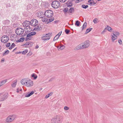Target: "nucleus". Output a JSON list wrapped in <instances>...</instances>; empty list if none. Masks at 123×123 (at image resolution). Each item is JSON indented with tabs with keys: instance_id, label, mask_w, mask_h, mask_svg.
Wrapping results in <instances>:
<instances>
[{
	"instance_id": "obj_23",
	"label": "nucleus",
	"mask_w": 123,
	"mask_h": 123,
	"mask_svg": "<svg viewBox=\"0 0 123 123\" xmlns=\"http://www.w3.org/2000/svg\"><path fill=\"white\" fill-rule=\"evenodd\" d=\"M25 40L24 37H22L20 38L17 41V42H22L23 41Z\"/></svg>"
},
{
	"instance_id": "obj_55",
	"label": "nucleus",
	"mask_w": 123,
	"mask_h": 123,
	"mask_svg": "<svg viewBox=\"0 0 123 123\" xmlns=\"http://www.w3.org/2000/svg\"><path fill=\"white\" fill-rule=\"evenodd\" d=\"M49 97V96H48V95H46V96H45V98H48Z\"/></svg>"
},
{
	"instance_id": "obj_6",
	"label": "nucleus",
	"mask_w": 123,
	"mask_h": 123,
	"mask_svg": "<svg viewBox=\"0 0 123 123\" xmlns=\"http://www.w3.org/2000/svg\"><path fill=\"white\" fill-rule=\"evenodd\" d=\"M8 97V94L6 93H2L0 94V101H3L5 100Z\"/></svg>"
},
{
	"instance_id": "obj_53",
	"label": "nucleus",
	"mask_w": 123,
	"mask_h": 123,
	"mask_svg": "<svg viewBox=\"0 0 123 123\" xmlns=\"http://www.w3.org/2000/svg\"><path fill=\"white\" fill-rule=\"evenodd\" d=\"M16 92L17 93H18L19 92L18 88L17 89Z\"/></svg>"
},
{
	"instance_id": "obj_52",
	"label": "nucleus",
	"mask_w": 123,
	"mask_h": 123,
	"mask_svg": "<svg viewBox=\"0 0 123 123\" xmlns=\"http://www.w3.org/2000/svg\"><path fill=\"white\" fill-rule=\"evenodd\" d=\"M53 94V93L52 92L50 93L49 94H48V95L49 96V97L50 96H51Z\"/></svg>"
},
{
	"instance_id": "obj_61",
	"label": "nucleus",
	"mask_w": 123,
	"mask_h": 123,
	"mask_svg": "<svg viewBox=\"0 0 123 123\" xmlns=\"http://www.w3.org/2000/svg\"><path fill=\"white\" fill-rule=\"evenodd\" d=\"M38 47H39L38 46L37 47H36V48H37V49L38 48Z\"/></svg>"
},
{
	"instance_id": "obj_8",
	"label": "nucleus",
	"mask_w": 123,
	"mask_h": 123,
	"mask_svg": "<svg viewBox=\"0 0 123 123\" xmlns=\"http://www.w3.org/2000/svg\"><path fill=\"white\" fill-rule=\"evenodd\" d=\"M81 44L83 49L88 47L90 45L89 42L88 41H86Z\"/></svg>"
},
{
	"instance_id": "obj_26",
	"label": "nucleus",
	"mask_w": 123,
	"mask_h": 123,
	"mask_svg": "<svg viewBox=\"0 0 123 123\" xmlns=\"http://www.w3.org/2000/svg\"><path fill=\"white\" fill-rule=\"evenodd\" d=\"M119 32L116 31L114 32L113 33V35L115 36H116L117 37L118 36H119Z\"/></svg>"
},
{
	"instance_id": "obj_30",
	"label": "nucleus",
	"mask_w": 123,
	"mask_h": 123,
	"mask_svg": "<svg viewBox=\"0 0 123 123\" xmlns=\"http://www.w3.org/2000/svg\"><path fill=\"white\" fill-rule=\"evenodd\" d=\"M93 21L95 24H97L99 22L98 19L97 18H96L94 19Z\"/></svg>"
},
{
	"instance_id": "obj_12",
	"label": "nucleus",
	"mask_w": 123,
	"mask_h": 123,
	"mask_svg": "<svg viewBox=\"0 0 123 123\" xmlns=\"http://www.w3.org/2000/svg\"><path fill=\"white\" fill-rule=\"evenodd\" d=\"M49 34H47L45 35L42 37L41 39L43 40H49L50 39V37L49 35Z\"/></svg>"
},
{
	"instance_id": "obj_38",
	"label": "nucleus",
	"mask_w": 123,
	"mask_h": 123,
	"mask_svg": "<svg viewBox=\"0 0 123 123\" xmlns=\"http://www.w3.org/2000/svg\"><path fill=\"white\" fill-rule=\"evenodd\" d=\"M88 7V6L87 5H83L82 6V7L84 9H86Z\"/></svg>"
},
{
	"instance_id": "obj_13",
	"label": "nucleus",
	"mask_w": 123,
	"mask_h": 123,
	"mask_svg": "<svg viewBox=\"0 0 123 123\" xmlns=\"http://www.w3.org/2000/svg\"><path fill=\"white\" fill-rule=\"evenodd\" d=\"M59 120L57 118V117L52 118L51 120V123H59Z\"/></svg>"
},
{
	"instance_id": "obj_60",
	"label": "nucleus",
	"mask_w": 123,
	"mask_h": 123,
	"mask_svg": "<svg viewBox=\"0 0 123 123\" xmlns=\"http://www.w3.org/2000/svg\"><path fill=\"white\" fill-rule=\"evenodd\" d=\"M19 91H22V90L21 89H20L19 90Z\"/></svg>"
},
{
	"instance_id": "obj_1",
	"label": "nucleus",
	"mask_w": 123,
	"mask_h": 123,
	"mask_svg": "<svg viewBox=\"0 0 123 123\" xmlns=\"http://www.w3.org/2000/svg\"><path fill=\"white\" fill-rule=\"evenodd\" d=\"M20 82L22 85L28 87H31L33 85V82L28 78H25L22 80Z\"/></svg>"
},
{
	"instance_id": "obj_3",
	"label": "nucleus",
	"mask_w": 123,
	"mask_h": 123,
	"mask_svg": "<svg viewBox=\"0 0 123 123\" xmlns=\"http://www.w3.org/2000/svg\"><path fill=\"white\" fill-rule=\"evenodd\" d=\"M45 15L48 18H50L53 15V12L50 10H47L44 13Z\"/></svg>"
},
{
	"instance_id": "obj_43",
	"label": "nucleus",
	"mask_w": 123,
	"mask_h": 123,
	"mask_svg": "<svg viewBox=\"0 0 123 123\" xmlns=\"http://www.w3.org/2000/svg\"><path fill=\"white\" fill-rule=\"evenodd\" d=\"M68 10V8H64L63 10V12H67Z\"/></svg>"
},
{
	"instance_id": "obj_16",
	"label": "nucleus",
	"mask_w": 123,
	"mask_h": 123,
	"mask_svg": "<svg viewBox=\"0 0 123 123\" xmlns=\"http://www.w3.org/2000/svg\"><path fill=\"white\" fill-rule=\"evenodd\" d=\"M88 2L89 3L88 4L92 5L95 4L96 3V2H95L93 0H89L88 1Z\"/></svg>"
},
{
	"instance_id": "obj_47",
	"label": "nucleus",
	"mask_w": 123,
	"mask_h": 123,
	"mask_svg": "<svg viewBox=\"0 0 123 123\" xmlns=\"http://www.w3.org/2000/svg\"><path fill=\"white\" fill-rule=\"evenodd\" d=\"M10 45V43H7L6 44V46L7 47H8Z\"/></svg>"
},
{
	"instance_id": "obj_7",
	"label": "nucleus",
	"mask_w": 123,
	"mask_h": 123,
	"mask_svg": "<svg viewBox=\"0 0 123 123\" xmlns=\"http://www.w3.org/2000/svg\"><path fill=\"white\" fill-rule=\"evenodd\" d=\"M16 118V116L14 115H10L7 118L6 122L7 123H10L13 121Z\"/></svg>"
},
{
	"instance_id": "obj_34",
	"label": "nucleus",
	"mask_w": 123,
	"mask_h": 123,
	"mask_svg": "<svg viewBox=\"0 0 123 123\" xmlns=\"http://www.w3.org/2000/svg\"><path fill=\"white\" fill-rule=\"evenodd\" d=\"M92 28H88L87 29L86 31L85 34H87L90 32L92 30Z\"/></svg>"
},
{
	"instance_id": "obj_50",
	"label": "nucleus",
	"mask_w": 123,
	"mask_h": 123,
	"mask_svg": "<svg viewBox=\"0 0 123 123\" xmlns=\"http://www.w3.org/2000/svg\"><path fill=\"white\" fill-rule=\"evenodd\" d=\"M106 28L102 32V34H103V33L104 32H105L106 31Z\"/></svg>"
},
{
	"instance_id": "obj_63",
	"label": "nucleus",
	"mask_w": 123,
	"mask_h": 123,
	"mask_svg": "<svg viewBox=\"0 0 123 123\" xmlns=\"http://www.w3.org/2000/svg\"><path fill=\"white\" fill-rule=\"evenodd\" d=\"M98 1H100L101 0H97Z\"/></svg>"
},
{
	"instance_id": "obj_28",
	"label": "nucleus",
	"mask_w": 123,
	"mask_h": 123,
	"mask_svg": "<svg viewBox=\"0 0 123 123\" xmlns=\"http://www.w3.org/2000/svg\"><path fill=\"white\" fill-rule=\"evenodd\" d=\"M15 45L14 43H13L12 44L11 46L9 48V49L11 50L12 48H13L15 46Z\"/></svg>"
},
{
	"instance_id": "obj_14",
	"label": "nucleus",
	"mask_w": 123,
	"mask_h": 123,
	"mask_svg": "<svg viewBox=\"0 0 123 123\" xmlns=\"http://www.w3.org/2000/svg\"><path fill=\"white\" fill-rule=\"evenodd\" d=\"M30 24H31L30 22L28 21H25L23 23V25L25 27L30 26Z\"/></svg>"
},
{
	"instance_id": "obj_4",
	"label": "nucleus",
	"mask_w": 123,
	"mask_h": 123,
	"mask_svg": "<svg viewBox=\"0 0 123 123\" xmlns=\"http://www.w3.org/2000/svg\"><path fill=\"white\" fill-rule=\"evenodd\" d=\"M24 32V30L21 28L19 29H17L15 31L17 35H21L22 36H24V35L23 34Z\"/></svg>"
},
{
	"instance_id": "obj_58",
	"label": "nucleus",
	"mask_w": 123,
	"mask_h": 123,
	"mask_svg": "<svg viewBox=\"0 0 123 123\" xmlns=\"http://www.w3.org/2000/svg\"><path fill=\"white\" fill-rule=\"evenodd\" d=\"M10 4H8V5H7V7H10Z\"/></svg>"
},
{
	"instance_id": "obj_62",
	"label": "nucleus",
	"mask_w": 123,
	"mask_h": 123,
	"mask_svg": "<svg viewBox=\"0 0 123 123\" xmlns=\"http://www.w3.org/2000/svg\"><path fill=\"white\" fill-rule=\"evenodd\" d=\"M51 80V79H50V80L49 81H51L52 80Z\"/></svg>"
},
{
	"instance_id": "obj_24",
	"label": "nucleus",
	"mask_w": 123,
	"mask_h": 123,
	"mask_svg": "<svg viewBox=\"0 0 123 123\" xmlns=\"http://www.w3.org/2000/svg\"><path fill=\"white\" fill-rule=\"evenodd\" d=\"M117 37L116 36H115L114 35H113L112 36V37H111L112 40L113 42H114V40H116L117 38Z\"/></svg>"
},
{
	"instance_id": "obj_32",
	"label": "nucleus",
	"mask_w": 123,
	"mask_h": 123,
	"mask_svg": "<svg viewBox=\"0 0 123 123\" xmlns=\"http://www.w3.org/2000/svg\"><path fill=\"white\" fill-rule=\"evenodd\" d=\"M17 36L15 34H13L12 35V37H13V40H16L17 38Z\"/></svg>"
},
{
	"instance_id": "obj_15",
	"label": "nucleus",
	"mask_w": 123,
	"mask_h": 123,
	"mask_svg": "<svg viewBox=\"0 0 123 123\" xmlns=\"http://www.w3.org/2000/svg\"><path fill=\"white\" fill-rule=\"evenodd\" d=\"M34 93V92L33 91H32L31 92H29L25 95V96L26 97H30L31 95H32Z\"/></svg>"
},
{
	"instance_id": "obj_17",
	"label": "nucleus",
	"mask_w": 123,
	"mask_h": 123,
	"mask_svg": "<svg viewBox=\"0 0 123 123\" xmlns=\"http://www.w3.org/2000/svg\"><path fill=\"white\" fill-rule=\"evenodd\" d=\"M61 33L62 32H59L57 35L54 38L53 41H54L57 40L61 35Z\"/></svg>"
},
{
	"instance_id": "obj_44",
	"label": "nucleus",
	"mask_w": 123,
	"mask_h": 123,
	"mask_svg": "<svg viewBox=\"0 0 123 123\" xmlns=\"http://www.w3.org/2000/svg\"><path fill=\"white\" fill-rule=\"evenodd\" d=\"M69 109V108L67 106H65L64 107V109L65 110H68Z\"/></svg>"
},
{
	"instance_id": "obj_5",
	"label": "nucleus",
	"mask_w": 123,
	"mask_h": 123,
	"mask_svg": "<svg viewBox=\"0 0 123 123\" xmlns=\"http://www.w3.org/2000/svg\"><path fill=\"white\" fill-rule=\"evenodd\" d=\"M36 15L37 17L39 18H43L45 16V14L44 12L42 11H37L36 13Z\"/></svg>"
},
{
	"instance_id": "obj_20",
	"label": "nucleus",
	"mask_w": 123,
	"mask_h": 123,
	"mask_svg": "<svg viewBox=\"0 0 123 123\" xmlns=\"http://www.w3.org/2000/svg\"><path fill=\"white\" fill-rule=\"evenodd\" d=\"M7 79H6L5 80H3L2 81H0V84L1 85V86H2V85H4L7 81Z\"/></svg>"
},
{
	"instance_id": "obj_42",
	"label": "nucleus",
	"mask_w": 123,
	"mask_h": 123,
	"mask_svg": "<svg viewBox=\"0 0 123 123\" xmlns=\"http://www.w3.org/2000/svg\"><path fill=\"white\" fill-rule=\"evenodd\" d=\"M75 25H76L77 26H79L80 25V22L78 21H76L75 23Z\"/></svg>"
},
{
	"instance_id": "obj_21",
	"label": "nucleus",
	"mask_w": 123,
	"mask_h": 123,
	"mask_svg": "<svg viewBox=\"0 0 123 123\" xmlns=\"http://www.w3.org/2000/svg\"><path fill=\"white\" fill-rule=\"evenodd\" d=\"M67 6L68 7H70L72 5V3L70 1H68L66 3Z\"/></svg>"
},
{
	"instance_id": "obj_54",
	"label": "nucleus",
	"mask_w": 123,
	"mask_h": 123,
	"mask_svg": "<svg viewBox=\"0 0 123 123\" xmlns=\"http://www.w3.org/2000/svg\"><path fill=\"white\" fill-rule=\"evenodd\" d=\"M4 61V59H2L1 60V62H3Z\"/></svg>"
},
{
	"instance_id": "obj_59",
	"label": "nucleus",
	"mask_w": 123,
	"mask_h": 123,
	"mask_svg": "<svg viewBox=\"0 0 123 123\" xmlns=\"http://www.w3.org/2000/svg\"><path fill=\"white\" fill-rule=\"evenodd\" d=\"M16 49V48H15V49H14L13 50V51H14V50H15Z\"/></svg>"
},
{
	"instance_id": "obj_11",
	"label": "nucleus",
	"mask_w": 123,
	"mask_h": 123,
	"mask_svg": "<svg viewBox=\"0 0 123 123\" xmlns=\"http://www.w3.org/2000/svg\"><path fill=\"white\" fill-rule=\"evenodd\" d=\"M31 25L33 26L37 25L38 24V21L36 19H33L30 22Z\"/></svg>"
},
{
	"instance_id": "obj_49",
	"label": "nucleus",
	"mask_w": 123,
	"mask_h": 123,
	"mask_svg": "<svg viewBox=\"0 0 123 123\" xmlns=\"http://www.w3.org/2000/svg\"><path fill=\"white\" fill-rule=\"evenodd\" d=\"M67 0H59L61 2L64 3Z\"/></svg>"
},
{
	"instance_id": "obj_57",
	"label": "nucleus",
	"mask_w": 123,
	"mask_h": 123,
	"mask_svg": "<svg viewBox=\"0 0 123 123\" xmlns=\"http://www.w3.org/2000/svg\"><path fill=\"white\" fill-rule=\"evenodd\" d=\"M37 2H39L41 0H35Z\"/></svg>"
},
{
	"instance_id": "obj_29",
	"label": "nucleus",
	"mask_w": 123,
	"mask_h": 123,
	"mask_svg": "<svg viewBox=\"0 0 123 123\" xmlns=\"http://www.w3.org/2000/svg\"><path fill=\"white\" fill-rule=\"evenodd\" d=\"M10 22V21L9 20H6L5 21H4L3 23L6 25H7Z\"/></svg>"
},
{
	"instance_id": "obj_39",
	"label": "nucleus",
	"mask_w": 123,
	"mask_h": 123,
	"mask_svg": "<svg viewBox=\"0 0 123 123\" xmlns=\"http://www.w3.org/2000/svg\"><path fill=\"white\" fill-rule=\"evenodd\" d=\"M65 47V46H64L63 45H61L60 46V47L59 48V49L60 50H62V49H63Z\"/></svg>"
},
{
	"instance_id": "obj_36",
	"label": "nucleus",
	"mask_w": 123,
	"mask_h": 123,
	"mask_svg": "<svg viewBox=\"0 0 123 123\" xmlns=\"http://www.w3.org/2000/svg\"><path fill=\"white\" fill-rule=\"evenodd\" d=\"M32 77L34 78V79H36L37 77V76L35 74H33L31 75Z\"/></svg>"
},
{
	"instance_id": "obj_37",
	"label": "nucleus",
	"mask_w": 123,
	"mask_h": 123,
	"mask_svg": "<svg viewBox=\"0 0 123 123\" xmlns=\"http://www.w3.org/2000/svg\"><path fill=\"white\" fill-rule=\"evenodd\" d=\"M54 18L53 17L51 18H50L49 19V21L48 22V23H50L52 22L54 20Z\"/></svg>"
},
{
	"instance_id": "obj_22",
	"label": "nucleus",
	"mask_w": 123,
	"mask_h": 123,
	"mask_svg": "<svg viewBox=\"0 0 123 123\" xmlns=\"http://www.w3.org/2000/svg\"><path fill=\"white\" fill-rule=\"evenodd\" d=\"M31 45V42H29L26 43L25 46L26 47H29Z\"/></svg>"
},
{
	"instance_id": "obj_10",
	"label": "nucleus",
	"mask_w": 123,
	"mask_h": 123,
	"mask_svg": "<svg viewBox=\"0 0 123 123\" xmlns=\"http://www.w3.org/2000/svg\"><path fill=\"white\" fill-rule=\"evenodd\" d=\"M9 39V38L7 35H4L2 36L1 38V42L3 43H6L7 42Z\"/></svg>"
},
{
	"instance_id": "obj_40",
	"label": "nucleus",
	"mask_w": 123,
	"mask_h": 123,
	"mask_svg": "<svg viewBox=\"0 0 123 123\" xmlns=\"http://www.w3.org/2000/svg\"><path fill=\"white\" fill-rule=\"evenodd\" d=\"M28 51L27 49H26L23 51L22 53V54L25 55L27 52Z\"/></svg>"
},
{
	"instance_id": "obj_51",
	"label": "nucleus",
	"mask_w": 123,
	"mask_h": 123,
	"mask_svg": "<svg viewBox=\"0 0 123 123\" xmlns=\"http://www.w3.org/2000/svg\"><path fill=\"white\" fill-rule=\"evenodd\" d=\"M81 1V0H76L75 1V2L77 3Z\"/></svg>"
},
{
	"instance_id": "obj_27",
	"label": "nucleus",
	"mask_w": 123,
	"mask_h": 123,
	"mask_svg": "<svg viewBox=\"0 0 123 123\" xmlns=\"http://www.w3.org/2000/svg\"><path fill=\"white\" fill-rule=\"evenodd\" d=\"M17 81H15L14 82H13V83L11 84V86L13 87H15L17 84Z\"/></svg>"
},
{
	"instance_id": "obj_41",
	"label": "nucleus",
	"mask_w": 123,
	"mask_h": 123,
	"mask_svg": "<svg viewBox=\"0 0 123 123\" xmlns=\"http://www.w3.org/2000/svg\"><path fill=\"white\" fill-rule=\"evenodd\" d=\"M48 19L46 18H43L42 19V21L43 22H47L48 21Z\"/></svg>"
},
{
	"instance_id": "obj_33",
	"label": "nucleus",
	"mask_w": 123,
	"mask_h": 123,
	"mask_svg": "<svg viewBox=\"0 0 123 123\" xmlns=\"http://www.w3.org/2000/svg\"><path fill=\"white\" fill-rule=\"evenodd\" d=\"M106 29L109 31H111V30H112V28L110 26H107V27L106 28Z\"/></svg>"
},
{
	"instance_id": "obj_45",
	"label": "nucleus",
	"mask_w": 123,
	"mask_h": 123,
	"mask_svg": "<svg viewBox=\"0 0 123 123\" xmlns=\"http://www.w3.org/2000/svg\"><path fill=\"white\" fill-rule=\"evenodd\" d=\"M65 31L66 34H68L70 31L67 29H65Z\"/></svg>"
},
{
	"instance_id": "obj_56",
	"label": "nucleus",
	"mask_w": 123,
	"mask_h": 123,
	"mask_svg": "<svg viewBox=\"0 0 123 123\" xmlns=\"http://www.w3.org/2000/svg\"><path fill=\"white\" fill-rule=\"evenodd\" d=\"M35 29H36L37 30H39V28L37 27V28H35Z\"/></svg>"
},
{
	"instance_id": "obj_25",
	"label": "nucleus",
	"mask_w": 123,
	"mask_h": 123,
	"mask_svg": "<svg viewBox=\"0 0 123 123\" xmlns=\"http://www.w3.org/2000/svg\"><path fill=\"white\" fill-rule=\"evenodd\" d=\"M74 10L73 8H70L69 10V13H71L74 12Z\"/></svg>"
},
{
	"instance_id": "obj_2",
	"label": "nucleus",
	"mask_w": 123,
	"mask_h": 123,
	"mask_svg": "<svg viewBox=\"0 0 123 123\" xmlns=\"http://www.w3.org/2000/svg\"><path fill=\"white\" fill-rule=\"evenodd\" d=\"M60 4L59 1L55 0L53 1L51 3L52 7L55 8H57L60 6Z\"/></svg>"
},
{
	"instance_id": "obj_35",
	"label": "nucleus",
	"mask_w": 123,
	"mask_h": 123,
	"mask_svg": "<svg viewBox=\"0 0 123 123\" xmlns=\"http://www.w3.org/2000/svg\"><path fill=\"white\" fill-rule=\"evenodd\" d=\"M9 51L8 50H6L4 53H3V55L4 56L6 55H7L9 53Z\"/></svg>"
},
{
	"instance_id": "obj_18",
	"label": "nucleus",
	"mask_w": 123,
	"mask_h": 123,
	"mask_svg": "<svg viewBox=\"0 0 123 123\" xmlns=\"http://www.w3.org/2000/svg\"><path fill=\"white\" fill-rule=\"evenodd\" d=\"M80 49H83L81 44L76 46L74 48V49L75 50H77Z\"/></svg>"
},
{
	"instance_id": "obj_46",
	"label": "nucleus",
	"mask_w": 123,
	"mask_h": 123,
	"mask_svg": "<svg viewBox=\"0 0 123 123\" xmlns=\"http://www.w3.org/2000/svg\"><path fill=\"white\" fill-rule=\"evenodd\" d=\"M118 42L119 43L120 45L122 44V40L120 39L118 41Z\"/></svg>"
},
{
	"instance_id": "obj_9",
	"label": "nucleus",
	"mask_w": 123,
	"mask_h": 123,
	"mask_svg": "<svg viewBox=\"0 0 123 123\" xmlns=\"http://www.w3.org/2000/svg\"><path fill=\"white\" fill-rule=\"evenodd\" d=\"M36 34L35 32H31L28 34L26 36V37L25 39L26 41H29L31 40V37L35 35Z\"/></svg>"
},
{
	"instance_id": "obj_31",
	"label": "nucleus",
	"mask_w": 123,
	"mask_h": 123,
	"mask_svg": "<svg viewBox=\"0 0 123 123\" xmlns=\"http://www.w3.org/2000/svg\"><path fill=\"white\" fill-rule=\"evenodd\" d=\"M87 23L86 22H85L83 26L82 30L86 28V27Z\"/></svg>"
},
{
	"instance_id": "obj_48",
	"label": "nucleus",
	"mask_w": 123,
	"mask_h": 123,
	"mask_svg": "<svg viewBox=\"0 0 123 123\" xmlns=\"http://www.w3.org/2000/svg\"><path fill=\"white\" fill-rule=\"evenodd\" d=\"M32 53L31 52H29L27 54V55L29 56H30L32 55Z\"/></svg>"
},
{
	"instance_id": "obj_19",
	"label": "nucleus",
	"mask_w": 123,
	"mask_h": 123,
	"mask_svg": "<svg viewBox=\"0 0 123 123\" xmlns=\"http://www.w3.org/2000/svg\"><path fill=\"white\" fill-rule=\"evenodd\" d=\"M25 29L26 30V31L27 32H30L32 30L31 28H30V26L25 27Z\"/></svg>"
}]
</instances>
